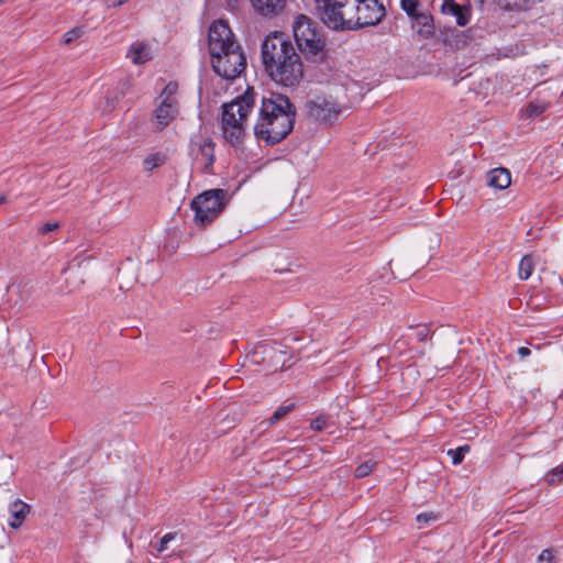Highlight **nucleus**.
I'll return each mask as SVG.
<instances>
[{
	"label": "nucleus",
	"instance_id": "f257e3e1",
	"mask_svg": "<svg viewBox=\"0 0 563 563\" xmlns=\"http://www.w3.org/2000/svg\"><path fill=\"white\" fill-rule=\"evenodd\" d=\"M262 59L269 77L285 87L297 86L303 77V65L291 42L283 34L267 35L262 44Z\"/></svg>",
	"mask_w": 563,
	"mask_h": 563
},
{
	"label": "nucleus",
	"instance_id": "f03ea898",
	"mask_svg": "<svg viewBox=\"0 0 563 563\" xmlns=\"http://www.w3.org/2000/svg\"><path fill=\"white\" fill-rule=\"evenodd\" d=\"M296 108L286 96L272 95L263 98L258 120L254 126L255 136L267 144H276L292 130Z\"/></svg>",
	"mask_w": 563,
	"mask_h": 563
},
{
	"label": "nucleus",
	"instance_id": "7ed1b4c3",
	"mask_svg": "<svg viewBox=\"0 0 563 563\" xmlns=\"http://www.w3.org/2000/svg\"><path fill=\"white\" fill-rule=\"evenodd\" d=\"M255 104L253 88L222 106L221 128L223 137L233 146H239L246 132V121Z\"/></svg>",
	"mask_w": 563,
	"mask_h": 563
},
{
	"label": "nucleus",
	"instance_id": "20e7f679",
	"mask_svg": "<svg viewBox=\"0 0 563 563\" xmlns=\"http://www.w3.org/2000/svg\"><path fill=\"white\" fill-rule=\"evenodd\" d=\"M292 31L298 48L308 59L313 63H323L327 59L325 38L314 22L303 14L298 15Z\"/></svg>",
	"mask_w": 563,
	"mask_h": 563
},
{
	"label": "nucleus",
	"instance_id": "39448f33",
	"mask_svg": "<svg viewBox=\"0 0 563 563\" xmlns=\"http://www.w3.org/2000/svg\"><path fill=\"white\" fill-rule=\"evenodd\" d=\"M356 0H314L316 14L334 31L353 30Z\"/></svg>",
	"mask_w": 563,
	"mask_h": 563
},
{
	"label": "nucleus",
	"instance_id": "423d86ee",
	"mask_svg": "<svg viewBox=\"0 0 563 563\" xmlns=\"http://www.w3.org/2000/svg\"><path fill=\"white\" fill-rule=\"evenodd\" d=\"M228 192L224 189L207 190L191 201L195 222L205 228L210 224L224 209Z\"/></svg>",
	"mask_w": 563,
	"mask_h": 563
},
{
	"label": "nucleus",
	"instance_id": "0eeeda50",
	"mask_svg": "<svg viewBox=\"0 0 563 563\" xmlns=\"http://www.w3.org/2000/svg\"><path fill=\"white\" fill-rule=\"evenodd\" d=\"M210 56L214 71L225 79H234L240 76L246 65V59L240 45Z\"/></svg>",
	"mask_w": 563,
	"mask_h": 563
},
{
	"label": "nucleus",
	"instance_id": "6e6552de",
	"mask_svg": "<svg viewBox=\"0 0 563 563\" xmlns=\"http://www.w3.org/2000/svg\"><path fill=\"white\" fill-rule=\"evenodd\" d=\"M178 84L170 81L163 89L159 96V104L155 110V121L154 124L158 130H163L170 122H173L179 112L177 93Z\"/></svg>",
	"mask_w": 563,
	"mask_h": 563
},
{
	"label": "nucleus",
	"instance_id": "1a4fd4ad",
	"mask_svg": "<svg viewBox=\"0 0 563 563\" xmlns=\"http://www.w3.org/2000/svg\"><path fill=\"white\" fill-rule=\"evenodd\" d=\"M305 109L310 119L325 124H332L341 113L340 104L331 96H313L306 101Z\"/></svg>",
	"mask_w": 563,
	"mask_h": 563
},
{
	"label": "nucleus",
	"instance_id": "9d476101",
	"mask_svg": "<svg viewBox=\"0 0 563 563\" xmlns=\"http://www.w3.org/2000/svg\"><path fill=\"white\" fill-rule=\"evenodd\" d=\"M353 30L375 25L385 16V7L378 0H356Z\"/></svg>",
	"mask_w": 563,
	"mask_h": 563
},
{
	"label": "nucleus",
	"instance_id": "9b49d317",
	"mask_svg": "<svg viewBox=\"0 0 563 563\" xmlns=\"http://www.w3.org/2000/svg\"><path fill=\"white\" fill-rule=\"evenodd\" d=\"M208 44L210 55L223 53L229 48L235 47L239 44L233 38V33L228 23L219 20L214 21L208 33Z\"/></svg>",
	"mask_w": 563,
	"mask_h": 563
},
{
	"label": "nucleus",
	"instance_id": "f8f14e48",
	"mask_svg": "<svg viewBox=\"0 0 563 563\" xmlns=\"http://www.w3.org/2000/svg\"><path fill=\"white\" fill-rule=\"evenodd\" d=\"M286 351L282 344H262L255 347L252 358L254 363H263L269 371H277L288 366L284 357Z\"/></svg>",
	"mask_w": 563,
	"mask_h": 563
},
{
	"label": "nucleus",
	"instance_id": "ddd939ff",
	"mask_svg": "<svg viewBox=\"0 0 563 563\" xmlns=\"http://www.w3.org/2000/svg\"><path fill=\"white\" fill-rule=\"evenodd\" d=\"M214 142L209 136L197 135L191 139L194 163L203 172L209 173L214 163Z\"/></svg>",
	"mask_w": 563,
	"mask_h": 563
},
{
	"label": "nucleus",
	"instance_id": "4468645a",
	"mask_svg": "<svg viewBox=\"0 0 563 563\" xmlns=\"http://www.w3.org/2000/svg\"><path fill=\"white\" fill-rule=\"evenodd\" d=\"M412 30L422 38H431L435 33V24L432 14L427 9L412 20Z\"/></svg>",
	"mask_w": 563,
	"mask_h": 563
},
{
	"label": "nucleus",
	"instance_id": "2eb2a0df",
	"mask_svg": "<svg viewBox=\"0 0 563 563\" xmlns=\"http://www.w3.org/2000/svg\"><path fill=\"white\" fill-rule=\"evenodd\" d=\"M253 9L261 15L269 18L280 13L286 0H250Z\"/></svg>",
	"mask_w": 563,
	"mask_h": 563
},
{
	"label": "nucleus",
	"instance_id": "dca6fc26",
	"mask_svg": "<svg viewBox=\"0 0 563 563\" xmlns=\"http://www.w3.org/2000/svg\"><path fill=\"white\" fill-rule=\"evenodd\" d=\"M511 184V175L507 168L498 167L487 174V185L495 189H506Z\"/></svg>",
	"mask_w": 563,
	"mask_h": 563
},
{
	"label": "nucleus",
	"instance_id": "f3484780",
	"mask_svg": "<svg viewBox=\"0 0 563 563\" xmlns=\"http://www.w3.org/2000/svg\"><path fill=\"white\" fill-rule=\"evenodd\" d=\"M126 57L135 65H143L152 59L151 47L143 42L133 43L128 49Z\"/></svg>",
	"mask_w": 563,
	"mask_h": 563
},
{
	"label": "nucleus",
	"instance_id": "a211bd4d",
	"mask_svg": "<svg viewBox=\"0 0 563 563\" xmlns=\"http://www.w3.org/2000/svg\"><path fill=\"white\" fill-rule=\"evenodd\" d=\"M9 511H10L9 525H10V527L16 529L24 521L26 515L30 511V507L21 500H15L14 503H12L10 505Z\"/></svg>",
	"mask_w": 563,
	"mask_h": 563
},
{
	"label": "nucleus",
	"instance_id": "6ab92c4d",
	"mask_svg": "<svg viewBox=\"0 0 563 563\" xmlns=\"http://www.w3.org/2000/svg\"><path fill=\"white\" fill-rule=\"evenodd\" d=\"M400 8L408 15L410 22L415 20L418 14L427 10L420 0H400Z\"/></svg>",
	"mask_w": 563,
	"mask_h": 563
},
{
	"label": "nucleus",
	"instance_id": "aec40b11",
	"mask_svg": "<svg viewBox=\"0 0 563 563\" xmlns=\"http://www.w3.org/2000/svg\"><path fill=\"white\" fill-rule=\"evenodd\" d=\"M534 271V261H533V257L531 255H525L520 263H519V267H518V276L521 280H527L528 278H530V276L532 275Z\"/></svg>",
	"mask_w": 563,
	"mask_h": 563
},
{
	"label": "nucleus",
	"instance_id": "412c9836",
	"mask_svg": "<svg viewBox=\"0 0 563 563\" xmlns=\"http://www.w3.org/2000/svg\"><path fill=\"white\" fill-rule=\"evenodd\" d=\"M165 155L161 153H154L146 156L143 161V167L146 172H152L153 169L162 166L165 162Z\"/></svg>",
	"mask_w": 563,
	"mask_h": 563
},
{
	"label": "nucleus",
	"instance_id": "4be33fe9",
	"mask_svg": "<svg viewBox=\"0 0 563 563\" xmlns=\"http://www.w3.org/2000/svg\"><path fill=\"white\" fill-rule=\"evenodd\" d=\"M549 108V103L544 101H531L527 109L526 114L529 118L538 117L542 114Z\"/></svg>",
	"mask_w": 563,
	"mask_h": 563
},
{
	"label": "nucleus",
	"instance_id": "5701e85b",
	"mask_svg": "<svg viewBox=\"0 0 563 563\" xmlns=\"http://www.w3.org/2000/svg\"><path fill=\"white\" fill-rule=\"evenodd\" d=\"M544 481L549 485H552V486L562 483L563 482V464L549 471L544 476Z\"/></svg>",
	"mask_w": 563,
	"mask_h": 563
},
{
	"label": "nucleus",
	"instance_id": "b1692460",
	"mask_svg": "<svg viewBox=\"0 0 563 563\" xmlns=\"http://www.w3.org/2000/svg\"><path fill=\"white\" fill-rule=\"evenodd\" d=\"M294 408V405L292 404H289V405H282L279 406L275 411L274 413L272 415V417L267 420V423L268 426H274L275 423H277L279 420H282L286 415H288Z\"/></svg>",
	"mask_w": 563,
	"mask_h": 563
},
{
	"label": "nucleus",
	"instance_id": "393cba45",
	"mask_svg": "<svg viewBox=\"0 0 563 563\" xmlns=\"http://www.w3.org/2000/svg\"><path fill=\"white\" fill-rule=\"evenodd\" d=\"M498 4L506 10H525L528 0H497Z\"/></svg>",
	"mask_w": 563,
	"mask_h": 563
},
{
	"label": "nucleus",
	"instance_id": "a878e982",
	"mask_svg": "<svg viewBox=\"0 0 563 563\" xmlns=\"http://www.w3.org/2000/svg\"><path fill=\"white\" fill-rule=\"evenodd\" d=\"M375 466H376V462L368 460V461L360 464L355 468V476L358 478H363V477L367 476L368 474H371L373 472V470L375 468Z\"/></svg>",
	"mask_w": 563,
	"mask_h": 563
},
{
	"label": "nucleus",
	"instance_id": "bb28decb",
	"mask_svg": "<svg viewBox=\"0 0 563 563\" xmlns=\"http://www.w3.org/2000/svg\"><path fill=\"white\" fill-rule=\"evenodd\" d=\"M470 451V446L468 445H463V446H460L455 450H449L448 451V454L452 456V463L454 465H457L460 463H462L464 456H465V453H467Z\"/></svg>",
	"mask_w": 563,
	"mask_h": 563
},
{
	"label": "nucleus",
	"instance_id": "cd10ccee",
	"mask_svg": "<svg viewBox=\"0 0 563 563\" xmlns=\"http://www.w3.org/2000/svg\"><path fill=\"white\" fill-rule=\"evenodd\" d=\"M537 563H556V551L552 548L544 549L539 554Z\"/></svg>",
	"mask_w": 563,
	"mask_h": 563
},
{
	"label": "nucleus",
	"instance_id": "c85d7f7f",
	"mask_svg": "<svg viewBox=\"0 0 563 563\" xmlns=\"http://www.w3.org/2000/svg\"><path fill=\"white\" fill-rule=\"evenodd\" d=\"M84 34L81 27H73L64 34V43L70 44Z\"/></svg>",
	"mask_w": 563,
	"mask_h": 563
},
{
	"label": "nucleus",
	"instance_id": "c756f323",
	"mask_svg": "<svg viewBox=\"0 0 563 563\" xmlns=\"http://www.w3.org/2000/svg\"><path fill=\"white\" fill-rule=\"evenodd\" d=\"M60 227L59 222H46L38 229V233L47 234L49 232L58 230Z\"/></svg>",
	"mask_w": 563,
	"mask_h": 563
},
{
	"label": "nucleus",
	"instance_id": "7c9ffc66",
	"mask_svg": "<svg viewBox=\"0 0 563 563\" xmlns=\"http://www.w3.org/2000/svg\"><path fill=\"white\" fill-rule=\"evenodd\" d=\"M325 426L327 420L322 416H319L311 421V429L314 431H322L325 428Z\"/></svg>",
	"mask_w": 563,
	"mask_h": 563
},
{
	"label": "nucleus",
	"instance_id": "2f4dec72",
	"mask_svg": "<svg viewBox=\"0 0 563 563\" xmlns=\"http://www.w3.org/2000/svg\"><path fill=\"white\" fill-rule=\"evenodd\" d=\"M435 519H437V516L433 512L419 514L417 516V522L418 523H428L430 521H434Z\"/></svg>",
	"mask_w": 563,
	"mask_h": 563
},
{
	"label": "nucleus",
	"instance_id": "473e14b6",
	"mask_svg": "<svg viewBox=\"0 0 563 563\" xmlns=\"http://www.w3.org/2000/svg\"><path fill=\"white\" fill-rule=\"evenodd\" d=\"M176 534L175 533H166L162 540H161V544L159 547L157 548V550L159 552H163L164 550H166V547H167V543L173 541L175 539Z\"/></svg>",
	"mask_w": 563,
	"mask_h": 563
},
{
	"label": "nucleus",
	"instance_id": "72a5a7b5",
	"mask_svg": "<svg viewBox=\"0 0 563 563\" xmlns=\"http://www.w3.org/2000/svg\"><path fill=\"white\" fill-rule=\"evenodd\" d=\"M129 0H106V7L107 8H118L124 3H126Z\"/></svg>",
	"mask_w": 563,
	"mask_h": 563
},
{
	"label": "nucleus",
	"instance_id": "f704fd0d",
	"mask_svg": "<svg viewBox=\"0 0 563 563\" xmlns=\"http://www.w3.org/2000/svg\"><path fill=\"white\" fill-rule=\"evenodd\" d=\"M223 4L225 5L227 9L233 11L238 8L239 0H223Z\"/></svg>",
	"mask_w": 563,
	"mask_h": 563
},
{
	"label": "nucleus",
	"instance_id": "c9c22d12",
	"mask_svg": "<svg viewBox=\"0 0 563 563\" xmlns=\"http://www.w3.org/2000/svg\"><path fill=\"white\" fill-rule=\"evenodd\" d=\"M530 354H531L530 349H528L526 346H521L518 349V355L522 358L529 356Z\"/></svg>",
	"mask_w": 563,
	"mask_h": 563
},
{
	"label": "nucleus",
	"instance_id": "e433bc0d",
	"mask_svg": "<svg viewBox=\"0 0 563 563\" xmlns=\"http://www.w3.org/2000/svg\"><path fill=\"white\" fill-rule=\"evenodd\" d=\"M7 198L4 195H0V205L5 202Z\"/></svg>",
	"mask_w": 563,
	"mask_h": 563
},
{
	"label": "nucleus",
	"instance_id": "4c0bfd02",
	"mask_svg": "<svg viewBox=\"0 0 563 563\" xmlns=\"http://www.w3.org/2000/svg\"><path fill=\"white\" fill-rule=\"evenodd\" d=\"M4 0H0V4L3 2Z\"/></svg>",
	"mask_w": 563,
	"mask_h": 563
}]
</instances>
